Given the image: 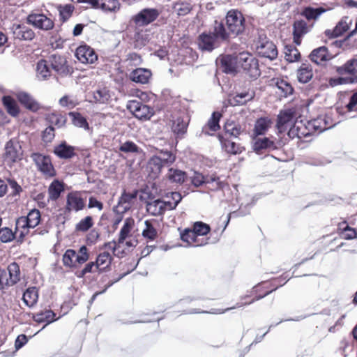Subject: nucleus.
<instances>
[{"label":"nucleus","mask_w":357,"mask_h":357,"mask_svg":"<svg viewBox=\"0 0 357 357\" xmlns=\"http://www.w3.org/2000/svg\"><path fill=\"white\" fill-rule=\"evenodd\" d=\"M93 98L96 102L105 104L109 102L111 96L107 88H100L93 92Z\"/></svg>","instance_id":"a18cd8bd"},{"label":"nucleus","mask_w":357,"mask_h":357,"mask_svg":"<svg viewBox=\"0 0 357 357\" xmlns=\"http://www.w3.org/2000/svg\"><path fill=\"white\" fill-rule=\"evenodd\" d=\"M166 198H171L172 200H166L165 202L167 206L168 210H173L176 208L177 205L180 203L182 199L181 195L178 192H172L170 193V196L167 195Z\"/></svg>","instance_id":"6e6d98bb"},{"label":"nucleus","mask_w":357,"mask_h":357,"mask_svg":"<svg viewBox=\"0 0 357 357\" xmlns=\"http://www.w3.org/2000/svg\"><path fill=\"white\" fill-rule=\"evenodd\" d=\"M144 225L145 227L142 231V236L145 238H148L149 240H154L158 235L157 230L153 226L152 223L149 220H146Z\"/></svg>","instance_id":"5fc2aeb1"},{"label":"nucleus","mask_w":357,"mask_h":357,"mask_svg":"<svg viewBox=\"0 0 357 357\" xmlns=\"http://www.w3.org/2000/svg\"><path fill=\"white\" fill-rule=\"evenodd\" d=\"M352 20L349 17H344L333 30H326L325 34L329 38L338 37L349 29Z\"/></svg>","instance_id":"a878e982"},{"label":"nucleus","mask_w":357,"mask_h":357,"mask_svg":"<svg viewBox=\"0 0 357 357\" xmlns=\"http://www.w3.org/2000/svg\"><path fill=\"white\" fill-rule=\"evenodd\" d=\"M310 57L312 62L319 65L323 62L331 60L334 56L328 52L327 47L322 46L312 50Z\"/></svg>","instance_id":"393cba45"},{"label":"nucleus","mask_w":357,"mask_h":357,"mask_svg":"<svg viewBox=\"0 0 357 357\" xmlns=\"http://www.w3.org/2000/svg\"><path fill=\"white\" fill-rule=\"evenodd\" d=\"M64 190L63 185L58 180L53 181L48 188L49 199L56 200Z\"/></svg>","instance_id":"a19ab883"},{"label":"nucleus","mask_w":357,"mask_h":357,"mask_svg":"<svg viewBox=\"0 0 357 357\" xmlns=\"http://www.w3.org/2000/svg\"><path fill=\"white\" fill-rule=\"evenodd\" d=\"M205 187L211 190H218L223 187V183L215 174L206 176Z\"/></svg>","instance_id":"79ce46f5"},{"label":"nucleus","mask_w":357,"mask_h":357,"mask_svg":"<svg viewBox=\"0 0 357 357\" xmlns=\"http://www.w3.org/2000/svg\"><path fill=\"white\" fill-rule=\"evenodd\" d=\"M38 292L36 287L28 288L23 294V301L29 307H33L38 301Z\"/></svg>","instance_id":"ea45409f"},{"label":"nucleus","mask_w":357,"mask_h":357,"mask_svg":"<svg viewBox=\"0 0 357 357\" xmlns=\"http://www.w3.org/2000/svg\"><path fill=\"white\" fill-rule=\"evenodd\" d=\"M222 148L229 153L237 154L242 151L241 147L236 142L237 135H230V138H225L223 135H218Z\"/></svg>","instance_id":"412c9836"},{"label":"nucleus","mask_w":357,"mask_h":357,"mask_svg":"<svg viewBox=\"0 0 357 357\" xmlns=\"http://www.w3.org/2000/svg\"><path fill=\"white\" fill-rule=\"evenodd\" d=\"M40 221V213L37 209L31 210L26 216L20 217L16 220L15 232L23 238L29 232V228H34Z\"/></svg>","instance_id":"f257e3e1"},{"label":"nucleus","mask_w":357,"mask_h":357,"mask_svg":"<svg viewBox=\"0 0 357 357\" xmlns=\"http://www.w3.org/2000/svg\"><path fill=\"white\" fill-rule=\"evenodd\" d=\"M220 62L223 70L227 73H236L240 69L239 54L222 56Z\"/></svg>","instance_id":"6ab92c4d"},{"label":"nucleus","mask_w":357,"mask_h":357,"mask_svg":"<svg viewBox=\"0 0 357 357\" xmlns=\"http://www.w3.org/2000/svg\"><path fill=\"white\" fill-rule=\"evenodd\" d=\"M112 256L107 252L100 253L95 261L96 264V268L99 270L105 269L108 267L112 261Z\"/></svg>","instance_id":"49530a36"},{"label":"nucleus","mask_w":357,"mask_h":357,"mask_svg":"<svg viewBox=\"0 0 357 357\" xmlns=\"http://www.w3.org/2000/svg\"><path fill=\"white\" fill-rule=\"evenodd\" d=\"M192 10V6L188 2H177L174 6V10L178 15L184 16Z\"/></svg>","instance_id":"4d7b16f0"},{"label":"nucleus","mask_w":357,"mask_h":357,"mask_svg":"<svg viewBox=\"0 0 357 357\" xmlns=\"http://www.w3.org/2000/svg\"><path fill=\"white\" fill-rule=\"evenodd\" d=\"M255 96V91L252 89H248L236 92L234 96H230L228 100L232 106L242 105L252 100Z\"/></svg>","instance_id":"a211bd4d"},{"label":"nucleus","mask_w":357,"mask_h":357,"mask_svg":"<svg viewBox=\"0 0 357 357\" xmlns=\"http://www.w3.org/2000/svg\"><path fill=\"white\" fill-rule=\"evenodd\" d=\"M308 32V27L305 22L303 20L296 21L294 24V42L299 45L301 37Z\"/></svg>","instance_id":"4c0bfd02"},{"label":"nucleus","mask_w":357,"mask_h":357,"mask_svg":"<svg viewBox=\"0 0 357 357\" xmlns=\"http://www.w3.org/2000/svg\"><path fill=\"white\" fill-rule=\"evenodd\" d=\"M93 225V219L91 216H86L82 219L76 225V230L79 231H86Z\"/></svg>","instance_id":"680f3d73"},{"label":"nucleus","mask_w":357,"mask_h":357,"mask_svg":"<svg viewBox=\"0 0 357 357\" xmlns=\"http://www.w3.org/2000/svg\"><path fill=\"white\" fill-rule=\"evenodd\" d=\"M54 153L60 158L68 159L75 155V148L63 142L54 147Z\"/></svg>","instance_id":"72a5a7b5"},{"label":"nucleus","mask_w":357,"mask_h":357,"mask_svg":"<svg viewBox=\"0 0 357 357\" xmlns=\"http://www.w3.org/2000/svg\"><path fill=\"white\" fill-rule=\"evenodd\" d=\"M192 229L199 238V236L206 235L210 231V227L202 222H197L194 224Z\"/></svg>","instance_id":"052dcab7"},{"label":"nucleus","mask_w":357,"mask_h":357,"mask_svg":"<svg viewBox=\"0 0 357 357\" xmlns=\"http://www.w3.org/2000/svg\"><path fill=\"white\" fill-rule=\"evenodd\" d=\"M205 181L206 176H204L198 172H195L193 176H191L192 183L196 187L205 185Z\"/></svg>","instance_id":"774afa93"},{"label":"nucleus","mask_w":357,"mask_h":357,"mask_svg":"<svg viewBox=\"0 0 357 357\" xmlns=\"http://www.w3.org/2000/svg\"><path fill=\"white\" fill-rule=\"evenodd\" d=\"M226 24L229 33L234 36L241 34L245 29V18L243 14L236 10H231L227 13Z\"/></svg>","instance_id":"20e7f679"},{"label":"nucleus","mask_w":357,"mask_h":357,"mask_svg":"<svg viewBox=\"0 0 357 357\" xmlns=\"http://www.w3.org/2000/svg\"><path fill=\"white\" fill-rule=\"evenodd\" d=\"M137 193V190H133L130 192L123 191L118 202V211L125 213L128 211L135 202Z\"/></svg>","instance_id":"f3484780"},{"label":"nucleus","mask_w":357,"mask_h":357,"mask_svg":"<svg viewBox=\"0 0 357 357\" xmlns=\"http://www.w3.org/2000/svg\"><path fill=\"white\" fill-rule=\"evenodd\" d=\"M84 203L79 193L70 192L67 196L66 210L68 211H78L84 208Z\"/></svg>","instance_id":"bb28decb"},{"label":"nucleus","mask_w":357,"mask_h":357,"mask_svg":"<svg viewBox=\"0 0 357 357\" xmlns=\"http://www.w3.org/2000/svg\"><path fill=\"white\" fill-rule=\"evenodd\" d=\"M188 117L184 119L181 117H178L173 120L172 124V131L174 134H185L187 132L188 126Z\"/></svg>","instance_id":"58836bf2"},{"label":"nucleus","mask_w":357,"mask_h":357,"mask_svg":"<svg viewBox=\"0 0 357 357\" xmlns=\"http://www.w3.org/2000/svg\"><path fill=\"white\" fill-rule=\"evenodd\" d=\"M181 238L183 241L186 242L190 246H202L206 242L200 241L193 229H185L181 233Z\"/></svg>","instance_id":"2f4dec72"},{"label":"nucleus","mask_w":357,"mask_h":357,"mask_svg":"<svg viewBox=\"0 0 357 357\" xmlns=\"http://www.w3.org/2000/svg\"><path fill=\"white\" fill-rule=\"evenodd\" d=\"M134 226V220L131 218H127L124 221L123 225L120 231L119 238L118 240V243H116L115 241L109 242L105 244V247L109 249L113 250L114 255L120 257L119 253H116V251L120 247V245L124 242L126 238L128 237L129 234L130 233L132 229Z\"/></svg>","instance_id":"9d476101"},{"label":"nucleus","mask_w":357,"mask_h":357,"mask_svg":"<svg viewBox=\"0 0 357 357\" xmlns=\"http://www.w3.org/2000/svg\"><path fill=\"white\" fill-rule=\"evenodd\" d=\"M167 176L172 182L181 183L185 181V173L181 170L171 168Z\"/></svg>","instance_id":"3c124183"},{"label":"nucleus","mask_w":357,"mask_h":357,"mask_svg":"<svg viewBox=\"0 0 357 357\" xmlns=\"http://www.w3.org/2000/svg\"><path fill=\"white\" fill-rule=\"evenodd\" d=\"M16 96L19 102L31 112H36L43 108L31 95L26 92H19Z\"/></svg>","instance_id":"5701e85b"},{"label":"nucleus","mask_w":357,"mask_h":357,"mask_svg":"<svg viewBox=\"0 0 357 357\" xmlns=\"http://www.w3.org/2000/svg\"><path fill=\"white\" fill-rule=\"evenodd\" d=\"M95 8H100L106 12H115L120 8L118 0H86Z\"/></svg>","instance_id":"b1692460"},{"label":"nucleus","mask_w":357,"mask_h":357,"mask_svg":"<svg viewBox=\"0 0 357 357\" xmlns=\"http://www.w3.org/2000/svg\"><path fill=\"white\" fill-rule=\"evenodd\" d=\"M31 157L34 161L38 170L41 172L45 176L48 177H52L55 176L56 171L49 156L44 155L38 153H34L31 155Z\"/></svg>","instance_id":"0eeeda50"},{"label":"nucleus","mask_w":357,"mask_h":357,"mask_svg":"<svg viewBox=\"0 0 357 357\" xmlns=\"http://www.w3.org/2000/svg\"><path fill=\"white\" fill-rule=\"evenodd\" d=\"M21 145L17 139H12L5 146V153L3 156V162L6 167L13 168L14 165L22 158Z\"/></svg>","instance_id":"7ed1b4c3"},{"label":"nucleus","mask_w":357,"mask_h":357,"mask_svg":"<svg viewBox=\"0 0 357 357\" xmlns=\"http://www.w3.org/2000/svg\"><path fill=\"white\" fill-rule=\"evenodd\" d=\"M47 119L51 125L45 130L43 134H50L51 132L54 131L53 126L61 128L66 122V117L59 113H52L47 116Z\"/></svg>","instance_id":"cd10ccee"},{"label":"nucleus","mask_w":357,"mask_h":357,"mask_svg":"<svg viewBox=\"0 0 357 357\" xmlns=\"http://www.w3.org/2000/svg\"><path fill=\"white\" fill-rule=\"evenodd\" d=\"M127 109L133 115L139 119H149L152 115V109L147 105L137 100H132L128 102Z\"/></svg>","instance_id":"ddd939ff"},{"label":"nucleus","mask_w":357,"mask_h":357,"mask_svg":"<svg viewBox=\"0 0 357 357\" xmlns=\"http://www.w3.org/2000/svg\"><path fill=\"white\" fill-rule=\"evenodd\" d=\"M176 160V156L170 151H161L158 155L151 158L149 162V167L151 169L154 176H158L165 166L171 165Z\"/></svg>","instance_id":"39448f33"},{"label":"nucleus","mask_w":357,"mask_h":357,"mask_svg":"<svg viewBox=\"0 0 357 357\" xmlns=\"http://www.w3.org/2000/svg\"><path fill=\"white\" fill-rule=\"evenodd\" d=\"M252 143L253 149L257 153H259L264 149L275 148L273 141L266 137H259V135L254 136Z\"/></svg>","instance_id":"7c9ffc66"},{"label":"nucleus","mask_w":357,"mask_h":357,"mask_svg":"<svg viewBox=\"0 0 357 357\" xmlns=\"http://www.w3.org/2000/svg\"><path fill=\"white\" fill-rule=\"evenodd\" d=\"M6 271L10 280V284L14 285L20 281V266L17 263L13 262L8 265Z\"/></svg>","instance_id":"c03bdc74"},{"label":"nucleus","mask_w":357,"mask_h":357,"mask_svg":"<svg viewBox=\"0 0 357 357\" xmlns=\"http://www.w3.org/2000/svg\"><path fill=\"white\" fill-rule=\"evenodd\" d=\"M68 115L72 119L73 123L79 128H88L86 119L79 113L70 112Z\"/></svg>","instance_id":"603ef678"},{"label":"nucleus","mask_w":357,"mask_h":357,"mask_svg":"<svg viewBox=\"0 0 357 357\" xmlns=\"http://www.w3.org/2000/svg\"><path fill=\"white\" fill-rule=\"evenodd\" d=\"M277 127L280 133L285 132L288 128L287 134H295L298 128L293 126V112L290 110L281 112L278 117Z\"/></svg>","instance_id":"f8f14e48"},{"label":"nucleus","mask_w":357,"mask_h":357,"mask_svg":"<svg viewBox=\"0 0 357 357\" xmlns=\"http://www.w3.org/2000/svg\"><path fill=\"white\" fill-rule=\"evenodd\" d=\"M3 105L6 112L12 116L17 117L20 114V107L17 102L10 96H5L2 98Z\"/></svg>","instance_id":"c9c22d12"},{"label":"nucleus","mask_w":357,"mask_h":357,"mask_svg":"<svg viewBox=\"0 0 357 357\" xmlns=\"http://www.w3.org/2000/svg\"><path fill=\"white\" fill-rule=\"evenodd\" d=\"M47 60L52 69L59 75L66 77L70 74V69L65 57L58 54H52L47 58Z\"/></svg>","instance_id":"9b49d317"},{"label":"nucleus","mask_w":357,"mask_h":357,"mask_svg":"<svg viewBox=\"0 0 357 357\" xmlns=\"http://www.w3.org/2000/svg\"><path fill=\"white\" fill-rule=\"evenodd\" d=\"M328 84L331 87H335L339 85L352 84L351 80L344 75H340L337 77H331L328 79Z\"/></svg>","instance_id":"0e129e2a"},{"label":"nucleus","mask_w":357,"mask_h":357,"mask_svg":"<svg viewBox=\"0 0 357 357\" xmlns=\"http://www.w3.org/2000/svg\"><path fill=\"white\" fill-rule=\"evenodd\" d=\"M198 45L201 50L211 52L219 47L220 42L212 33H203L199 37Z\"/></svg>","instance_id":"aec40b11"},{"label":"nucleus","mask_w":357,"mask_h":357,"mask_svg":"<svg viewBox=\"0 0 357 357\" xmlns=\"http://www.w3.org/2000/svg\"><path fill=\"white\" fill-rule=\"evenodd\" d=\"M271 124V120L268 118L259 119L255 123V134H263L267 132Z\"/></svg>","instance_id":"09e8293b"},{"label":"nucleus","mask_w":357,"mask_h":357,"mask_svg":"<svg viewBox=\"0 0 357 357\" xmlns=\"http://www.w3.org/2000/svg\"><path fill=\"white\" fill-rule=\"evenodd\" d=\"M300 58V52L294 47L287 46L284 49V59L289 63L297 61Z\"/></svg>","instance_id":"864d4df0"},{"label":"nucleus","mask_w":357,"mask_h":357,"mask_svg":"<svg viewBox=\"0 0 357 357\" xmlns=\"http://www.w3.org/2000/svg\"><path fill=\"white\" fill-rule=\"evenodd\" d=\"M335 72L351 80L352 84L357 83V59L348 60L340 66H336Z\"/></svg>","instance_id":"1a4fd4ad"},{"label":"nucleus","mask_w":357,"mask_h":357,"mask_svg":"<svg viewBox=\"0 0 357 357\" xmlns=\"http://www.w3.org/2000/svg\"><path fill=\"white\" fill-rule=\"evenodd\" d=\"M312 77V68L309 64L303 63L297 70V78L301 83L308 82Z\"/></svg>","instance_id":"e433bc0d"},{"label":"nucleus","mask_w":357,"mask_h":357,"mask_svg":"<svg viewBox=\"0 0 357 357\" xmlns=\"http://www.w3.org/2000/svg\"><path fill=\"white\" fill-rule=\"evenodd\" d=\"M151 75V72L146 68H137L130 73L129 77L136 83L146 84Z\"/></svg>","instance_id":"c85d7f7f"},{"label":"nucleus","mask_w":357,"mask_h":357,"mask_svg":"<svg viewBox=\"0 0 357 357\" xmlns=\"http://www.w3.org/2000/svg\"><path fill=\"white\" fill-rule=\"evenodd\" d=\"M221 117L222 114L219 112H214L212 114L206 124V126L211 131L216 132L220 129L219 121Z\"/></svg>","instance_id":"8fccbe9b"},{"label":"nucleus","mask_w":357,"mask_h":357,"mask_svg":"<svg viewBox=\"0 0 357 357\" xmlns=\"http://www.w3.org/2000/svg\"><path fill=\"white\" fill-rule=\"evenodd\" d=\"M326 11L324 8L307 7L303 11V15L308 20H316L319 16Z\"/></svg>","instance_id":"de8ad7c7"},{"label":"nucleus","mask_w":357,"mask_h":357,"mask_svg":"<svg viewBox=\"0 0 357 357\" xmlns=\"http://www.w3.org/2000/svg\"><path fill=\"white\" fill-rule=\"evenodd\" d=\"M159 15L158 10L155 8H144L132 16V20L136 26H144L155 21Z\"/></svg>","instance_id":"6e6552de"},{"label":"nucleus","mask_w":357,"mask_h":357,"mask_svg":"<svg viewBox=\"0 0 357 357\" xmlns=\"http://www.w3.org/2000/svg\"><path fill=\"white\" fill-rule=\"evenodd\" d=\"M13 286L10 284L8 274L5 269L0 268V289Z\"/></svg>","instance_id":"69168bd1"},{"label":"nucleus","mask_w":357,"mask_h":357,"mask_svg":"<svg viewBox=\"0 0 357 357\" xmlns=\"http://www.w3.org/2000/svg\"><path fill=\"white\" fill-rule=\"evenodd\" d=\"M211 33L220 43L222 41H227L229 38V36L231 35L229 31H227L225 29L224 24L222 22H218L217 20L214 22Z\"/></svg>","instance_id":"c756f323"},{"label":"nucleus","mask_w":357,"mask_h":357,"mask_svg":"<svg viewBox=\"0 0 357 357\" xmlns=\"http://www.w3.org/2000/svg\"><path fill=\"white\" fill-rule=\"evenodd\" d=\"M146 211L153 216H159L168 210L165 201L158 199L149 200L146 205Z\"/></svg>","instance_id":"4be33fe9"},{"label":"nucleus","mask_w":357,"mask_h":357,"mask_svg":"<svg viewBox=\"0 0 357 357\" xmlns=\"http://www.w3.org/2000/svg\"><path fill=\"white\" fill-rule=\"evenodd\" d=\"M257 51L260 56L270 60L275 59L278 56V50L275 45L271 41L266 40V38L258 41Z\"/></svg>","instance_id":"2eb2a0df"},{"label":"nucleus","mask_w":357,"mask_h":357,"mask_svg":"<svg viewBox=\"0 0 357 357\" xmlns=\"http://www.w3.org/2000/svg\"><path fill=\"white\" fill-rule=\"evenodd\" d=\"M27 22L34 27L48 31L54 27L53 21L43 13H31L27 17Z\"/></svg>","instance_id":"4468645a"},{"label":"nucleus","mask_w":357,"mask_h":357,"mask_svg":"<svg viewBox=\"0 0 357 357\" xmlns=\"http://www.w3.org/2000/svg\"><path fill=\"white\" fill-rule=\"evenodd\" d=\"M59 102L61 107H66L69 109H73L78 105V102L69 96H63L59 99Z\"/></svg>","instance_id":"e2e57ef3"},{"label":"nucleus","mask_w":357,"mask_h":357,"mask_svg":"<svg viewBox=\"0 0 357 357\" xmlns=\"http://www.w3.org/2000/svg\"><path fill=\"white\" fill-rule=\"evenodd\" d=\"M89 259L88 249L85 245L79 248L78 252L73 249L67 250L63 255V265L69 268H77Z\"/></svg>","instance_id":"f03ea898"},{"label":"nucleus","mask_w":357,"mask_h":357,"mask_svg":"<svg viewBox=\"0 0 357 357\" xmlns=\"http://www.w3.org/2000/svg\"><path fill=\"white\" fill-rule=\"evenodd\" d=\"M73 6L70 4H67L64 6H59V10L61 18L63 20H68L70 17L73 11Z\"/></svg>","instance_id":"338daca9"},{"label":"nucleus","mask_w":357,"mask_h":357,"mask_svg":"<svg viewBox=\"0 0 357 357\" xmlns=\"http://www.w3.org/2000/svg\"><path fill=\"white\" fill-rule=\"evenodd\" d=\"M75 56L82 63L91 64L98 59L94 50L87 45H81L77 47L75 52Z\"/></svg>","instance_id":"dca6fc26"},{"label":"nucleus","mask_w":357,"mask_h":357,"mask_svg":"<svg viewBox=\"0 0 357 357\" xmlns=\"http://www.w3.org/2000/svg\"><path fill=\"white\" fill-rule=\"evenodd\" d=\"M240 68H243L248 75L252 78H257L260 75L258 61L248 52L239 54Z\"/></svg>","instance_id":"423d86ee"},{"label":"nucleus","mask_w":357,"mask_h":357,"mask_svg":"<svg viewBox=\"0 0 357 357\" xmlns=\"http://www.w3.org/2000/svg\"><path fill=\"white\" fill-rule=\"evenodd\" d=\"M56 314L52 310H45L33 315V319L38 323L46 322V325L54 321Z\"/></svg>","instance_id":"37998d69"},{"label":"nucleus","mask_w":357,"mask_h":357,"mask_svg":"<svg viewBox=\"0 0 357 357\" xmlns=\"http://www.w3.org/2000/svg\"><path fill=\"white\" fill-rule=\"evenodd\" d=\"M275 85L284 97L292 94L294 91L291 85L284 79H277Z\"/></svg>","instance_id":"13d9d810"},{"label":"nucleus","mask_w":357,"mask_h":357,"mask_svg":"<svg viewBox=\"0 0 357 357\" xmlns=\"http://www.w3.org/2000/svg\"><path fill=\"white\" fill-rule=\"evenodd\" d=\"M13 33L16 38L25 40H31L35 36L33 30L23 24L15 26L13 28Z\"/></svg>","instance_id":"f704fd0d"},{"label":"nucleus","mask_w":357,"mask_h":357,"mask_svg":"<svg viewBox=\"0 0 357 357\" xmlns=\"http://www.w3.org/2000/svg\"><path fill=\"white\" fill-rule=\"evenodd\" d=\"M50 64L47 59L40 60L36 66V76L40 80H46L52 75Z\"/></svg>","instance_id":"473e14b6"},{"label":"nucleus","mask_w":357,"mask_h":357,"mask_svg":"<svg viewBox=\"0 0 357 357\" xmlns=\"http://www.w3.org/2000/svg\"><path fill=\"white\" fill-rule=\"evenodd\" d=\"M15 235H19L15 233L8 227H3L0 229V241L3 243H8L13 241Z\"/></svg>","instance_id":"bf43d9fd"}]
</instances>
